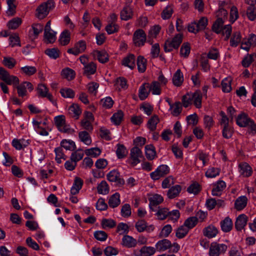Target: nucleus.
Listing matches in <instances>:
<instances>
[{
	"instance_id": "nucleus-20",
	"label": "nucleus",
	"mask_w": 256,
	"mask_h": 256,
	"mask_svg": "<svg viewBox=\"0 0 256 256\" xmlns=\"http://www.w3.org/2000/svg\"><path fill=\"white\" fill-rule=\"evenodd\" d=\"M122 64L133 69L135 67V56L133 54H130L124 58L122 60Z\"/></svg>"
},
{
	"instance_id": "nucleus-3",
	"label": "nucleus",
	"mask_w": 256,
	"mask_h": 256,
	"mask_svg": "<svg viewBox=\"0 0 256 256\" xmlns=\"http://www.w3.org/2000/svg\"><path fill=\"white\" fill-rule=\"evenodd\" d=\"M54 7V1L53 0H48L46 2L42 3L37 8V17L39 19H43Z\"/></svg>"
},
{
	"instance_id": "nucleus-24",
	"label": "nucleus",
	"mask_w": 256,
	"mask_h": 256,
	"mask_svg": "<svg viewBox=\"0 0 256 256\" xmlns=\"http://www.w3.org/2000/svg\"><path fill=\"white\" fill-rule=\"evenodd\" d=\"M70 40V33L68 30H65L60 34L58 41L62 46H66L69 44Z\"/></svg>"
},
{
	"instance_id": "nucleus-42",
	"label": "nucleus",
	"mask_w": 256,
	"mask_h": 256,
	"mask_svg": "<svg viewBox=\"0 0 256 256\" xmlns=\"http://www.w3.org/2000/svg\"><path fill=\"white\" fill-rule=\"evenodd\" d=\"M78 137L80 140L87 145L91 144L92 140L89 134L86 131L80 132L78 133Z\"/></svg>"
},
{
	"instance_id": "nucleus-62",
	"label": "nucleus",
	"mask_w": 256,
	"mask_h": 256,
	"mask_svg": "<svg viewBox=\"0 0 256 256\" xmlns=\"http://www.w3.org/2000/svg\"><path fill=\"white\" fill-rule=\"evenodd\" d=\"M173 13V8L171 6H167L161 14L162 18L164 20L170 18Z\"/></svg>"
},
{
	"instance_id": "nucleus-49",
	"label": "nucleus",
	"mask_w": 256,
	"mask_h": 256,
	"mask_svg": "<svg viewBox=\"0 0 256 256\" xmlns=\"http://www.w3.org/2000/svg\"><path fill=\"white\" fill-rule=\"evenodd\" d=\"M241 40V36L239 32H234L230 38V44L232 46H236Z\"/></svg>"
},
{
	"instance_id": "nucleus-21",
	"label": "nucleus",
	"mask_w": 256,
	"mask_h": 256,
	"mask_svg": "<svg viewBox=\"0 0 256 256\" xmlns=\"http://www.w3.org/2000/svg\"><path fill=\"white\" fill-rule=\"evenodd\" d=\"M248 198L246 196L238 197L235 201L234 208L238 210H241L246 206Z\"/></svg>"
},
{
	"instance_id": "nucleus-1",
	"label": "nucleus",
	"mask_w": 256,
	"mask_h": 256,
	"mask_svg": "<svg viewBox=\"0 0 256 256\" xmlns=\"http://www.w3.org/2000/svg\"><path fill=\"white\" fill-rule=\"evenodd\" d=\"M156 248L160 252L168 250L170 252H177L180 249V245L176 241H158Z\"/></svg>"
},
{
	"instance_id": "nucleus-53",
	"label": "nucleus",
	"mask_w": 256,
	"mask_h": 256,
	"mask_svg": "<svg viewBox=\"0 0 256 256\" xmlns=\"http://www.w3.org/2000/svg\"><path fill=\"white\" fill-rule=\"evenodd\" d=\"M150 91L152 92L153 94H160L161 92L160 84L158 82L154 81L152 84L150 85Z\"/></svg>"
},
{
	"instance_id": "nucleus-51",
	"label": "nucleus",
	"mask_w": 256,
	"mask_h": 256,
	"mask_svg": "<svg viewBox=\"0 0 256 256\" xmlns=\"http://www.w3.org/2000/svg\"><path fill=\"white\" fill-rule=\"evenodd\" d=\"M254 56L256 58V54L254 53L251 54H248L242 60V66L244 68L248 67L254 61Z\"/></svg>"
},
{
	"instance_id": "nucleus-32",
	"label": "nucleus",
	"mask_w": 256,
	"mask_h": 256,
	"mask_svg": "<svg viewBox=\"0 0 256 256\" xmlns=\"http://www.w3.org/2000/svg\"><path fill=\"white\" fill-rule=\"evenodd\" d=\"M145 150L146 158L149 160H152L156 155L154 147L151 144L146 145L145 146Z\"/></svg>"
},
{
	"instance_id": "nucleus-44",
	"label": "nucleus",
	"mask_w": 256,
	"mask_h": 256,
	"mask_svg": "<svg viewBox=\"0 0 256 256\" xmlns=\"http://www.w3.org/2000/svg\"><path fill=\"white\" fill-rule=\"evenodd\" d=\"M116 154L118 158H122L126 156L128 154V151L126 147L123 144H118Z\"/></svg>"
},
{
	"instance_id": "nucleus-50",
	"label": "nucleus",
	"mask_w": 256,
	"mask_h": 256,
	"mask_svg": "<svg viewBox=\"0 0 256 256\" xmlns=\"http://www.w3.org/2000/svg\"><path fill=\"white\" fill-rule=\"evenodd\" d=\"M101 225L104 229L111 228L116 226V222L112 219L103 218L101 222Z\"/></svg>"
},
{
	"instance_id": "nucleus-60",
	"label": "nucleus",
	"mask_w": 256,
	"mask_h": 256,
	"mask_svg": "<svg viewBox=\"0 0 256 256\" xmlns=\"http://www.w3.org/2000/svg\"><path fill=\"white\" fill-rule=\"evenodd\" d=\"M39 96L46 98V94L48 93V89L44 84H39L37 88Z\"/></svg>"
},
{
	"instance_id": "nucleus-30",
	"label": "nucleus",
	"mask_w": 256,
	"mask_h": 256,
	"mask_svg": "<svg viewBox=\"0 0 256 256\" xmlns=\"http://www.w3.org/2000/svg\"><path fill=\"white\" fill-rule=\"evenodd\" d=\"M22 20L18 17H16L10 20L7 24L9 29L16 30L22 24Z\"/></svg>"
},
{
	"instance_id": "nucleus-13",
	"label": "nucleus",
	"mask_w": 256,
	"mask_h": 256,
	"mask_svg": "<svg viewBox=\"0 0 256 256\" xmlns=\"http://www.w3.org/2000/svg\"><path fill=\"white\" fill-rule=\"evenodd\" d=\"M133 15V12L132 8L128 6L124 7L120 12V19L125 21L132 19Z\"/></svg>"
},
{
	"instance_id": "nucleus-63",
	"label": "nucleus",
	"mask_w": 256,
	"mask_h": 256,
	"mask_svg": "<svg viewBox=\"0 0 256 256\" xmlns=\"http://www.w3.org/2000/svg\"><path fill=\"white\" fill-rule=\"evenodd\" d=\"M220 172V169L218 168H211L206 172V176L208 178H212L218 176Z\"/></svg>"
},
{
	"instance_id": "nucleus-22",
	"label": "nucleus",
	"mask_w": 256,
	"mask_h": 256,
	"mask_svg": "<svg viewBox=\"0 0 256 256\" xmlns=\"http://www.w3.org/2000/svg\"><path fill=\"white\" fill-rule=\"evenodd\" d=\"M220 227L224 232H229L232 228V222L229 217H226L224 220L220 222Z\"/></svg>"
},
{
	"instance_id": "nucleus-4",
	"label": "nucleus",
	"mask_w": 256,
	"mask_h": 256,
	"mask_svg": "<svg viewBox=\"0 0 256 256\" xmlns=\"http://www.w3.org/2000/svg\"><path fill=\"white\" fill-rule=\"evenodd\" d=\"M0 79L6 84H12L14 86L19 84L18 78L14 76L10 75L9 72L2 67H0Z\"/></svg>"
},
{
	"instance_id": "nucleus-26",
	"label": "nucleus",
	"mask_w": 256,
	"mask_h": 256,
	"mask_svg": "<svg viewBox=\"0 0 256 256\" xmlns=\"http://www.w3.org/2000/svg\"><path fill=\"white\" fill-rule=\"evenodd\" d=\"M184 82L183 74L180 70H178L174 74L172 82L176 86H180Z\"/></svg>"
},
{
	"instance_id": "nucleus-48",
	"label": "nucleus",
	"mask_w": 256,
	"mask_h": 256,
	"mask_svg": "<svg viewBox=\"0 0 256 256\" xmlns=\"http://www.w3.org/2000/svg\"><path fill=\"white\" fill-rule=\"evenodd\" d=\"M201 190V186L198 182H195L190 184L187 189V191L190 194L196 195Z\"/></svg>"
},
{
	"instance_id": "nucleus-19",
	"label": "nucleus",
	"mask_w": 256,
	"mask_h": 256,
	"mask_svg": "<svg viewBox=\"0 0 256 256\" xmlns=\"http://www.w3.org/2000/svg\"><path fill=\"white\" fill-rule=\"evenodd\" d=\"M182 190V186L176 184L172 186L167 192V196L170 199H172L178 196Z\"/></svg>"
},
{
	"instance_id": "nucleus-9",
	"label": "nucleus",
	"mask_w": 256,
	"mask_h": 256,
	"mask_svg": "<svg viewBox=\"0 0 256 256\" xmlns=\"http://www.w3.org/2000/svg\"><path fill=\"white\" fill-rule=\"evenodd\" d=\"M146 34L142 29H138L134 34L133 40L136 46H143L146 40Z\"/></svg>"
},
{
	"instance_id": "nucleus-33",
	"label": "nucleus",
	"mask_w": 256,
	"mask_h": 256,
	"mask_svg": "<svg viewBox=\"0 0 256 256\" xmlns=\"http://www.w3.org/2000/svg\"><path fill=\"white\" fill-rule=\"evenodd\" d=\"M160 120L158 116L154 115L148 120L147 126L150 131H154L156 128L157 124L159 122Z\"/></svg>"
},
{
	"instance_id": "nucleus-31",
	"label": "nucleus",
	"mask_w": 256,
	"mask_h": 256,
	"mask_svg": "<svg viewBox=\"0 0 256 256\" xmlns=\"http://www.w3.org/2000/svg\"><path fill=\"white\" fill-rule=\"evenodd\" d=\"M224 23V20H222L221 18H218L214 22L212 26V30L216 33L219 34L221 33L222 26Z\"/></svg>"
},
{
	"instance_id": "nucleus-10",
	"label": "nucleus",
	"mask_w": 256,
	"mask_h": 256,
	"mask_svg": "<svg viewBox=\"0 0 256 256\" xmlns=\"http://www.w3.org/2000/svg\"><path fill=\"white\" fill-rule=\"evenodd\" d=\"M86 48V42L82 40L76 43L74 48H68L67 52L68 54L78 56L80 54L84 52Z\"/></svg>"
},
{
	"instance_id": "nucleus-7",
	"label": "nucleus",
	"mask_w": 256,
	"mask_h": 256,
	"mask_svg": "<svg viewBox=\"0 0 256 256\" xmlns=\"http://www.w3.org/2000/svg\"><path fill=\"white\" fill-rule=\"evenodd\" d=\"M106 178L109 182H115L117 186L121 187L124 184L125 181L118 170H111L107 174Z\"/></svg>"
},
{
	"instance_id": "nucleus-40",
	"label": "nucleus",
	"mask_w": 256,
	"mask_h": 256,
	"mask_svg": "<svg viewBox=\"0 0 256 256\" xmlns=\"http://www.w3.org/2000/svg\"><path fill=\"white\" fill-rule=\"evenodd\" d=\"M98 192L100 194H106L109 192V187L105 180H102L98 184L97 187Z\"/></svg>"
},
{
	"instance_id": "nucleus-46",
	"label": "nucleus",
	"mask_w": 256,
	"mask_h": 256,
	"mask_svg": "<svg viewBox=\"0 0 256 256\" xmlns=\"http://www.w3.org/2000/svg\"><path fill=\"white\" fill-rule=\"evenodd\" d=\"M54 152L56 153V160L58 164L62 162L61 159L66 160V156L63 152L62 147H58L55 148Z\"/></svg>"
},
{
	"instance_id": "nucleus-37",
	"label": "nucleus",
	"mask_w": 256,
	"mask_h": 256,
	"mask_svg": "<svg viewBox=\"0 0 256 256\" xmlns=\"http://www.w3.org/2000/svg\"><path fill=\"white\" fill-rule=\"evenodd\" d=\"M137 66L140 72H144L146 69V60L144 56H139L137 58Z\"/></svg>"
},
{
	"instance_id": "nucleus-61",
	"label": "nucleus",
	"mask_w": 256,
	"mask_h": 256,
	"mask_svg": "<svg viewBox=\"0 0 256 256\" xmlns=\"http://www.w3.org/2000/svg\"><path fill=\"white\" fill-rule=\"evenodd\" d=\"M248 18L250 20H254L256 18V8L254 6H250L246 10Z\"/></svg>"
},
{
	"instance_id": "nucleus-52",
	"label": "nucleus",
	"mask_w": 256,
	"mask_h": 256,
	"mask_svg": "<svg viewBox=\"0 0 256 256\" xmlns=\"http://www.w3.org/2000/svg\"><path fill=\"white\" fill-rule=\"evenodd\" d=\"M16 62L14 58L12 57H4L2 62L3 64L8 68H12Z\"/></svg>"
},
{
	"instance_id": "nucleus-38",
	"label": "nucleus",
	"mask_w": 256,
	"mask_h": 256,
	"mask_svg": "<svg viewBox=\"0 0 256 256\" xmlns=\"http://www.w3.org/2000/svg\"><path fill=\"white\" fill-rule=\"evenodd\" d=\"M60 147L64 148L66 150H74L76 146L74 142L66 140H63L60 142Z\"/></svg>"
},
{
	"instance_id": "nucleus-29",
	"label": "nucleus",
	"mask_w": 256,
	"mask_h": 256,
	"mask_svg": "<svg viewBox=\"0 0 256 256\" xmlns=\"http://www.w3.org/2000/svg\"><path fill=\"white\" fill-rule=\"evenodd\" d=\"M94 52L100 62L104 64L108 61V54L104 50H96Z\"/></svg>"
},
{
	"instance_id": "nucleus-17",
	"label": "nucleus",
	"mask_w": 256,
	"mask_h": 256,
	"mask_svg": "<svg viewBox=\"0 0 256 256\" xmlns=\"http://www.w3.org/2000/svg\"><path fill=\"white\" fill-rule=\"evenodd\" d=\"M226 184L222 180H218L212 188V193L214 196H220L222 190L226 188Z\"/></svg>"
},
{
	"instance_id": "nucleus-36",
	"label": "nucleus",
	"mask_w": 256,
	"mask_h": 256,
	"mask_svg": "<svg viewBox=\"0 0 256 256\" xmlns=\"http://www.w3.org/2000/svg\"><path fill=\"white\" fill-rule=\"evenodd\" d=\"M197 222L198 218L195 216H192L187 218L182 226L188 228L189 231L190 229L193 228L196 224Z\"/></svg>"
},
{
	"instance_id": "nucleus-16",
	"label": "nucleus",
	"mask_w": 256,
	"mask_h": 256,
	"mask_svg": "<svg viewBox=\"0 0 256 256\" xmlns=\"http://www.w3.org/2000/svg\"><path fill=\"white\" fill-rule=\"evenodd\" d=\"M68 114L70 117L78 119L82 113L81 109L79 106L76 104H73L68 108Z\"/></svg>"
},
{
	"instance_id": "nucleus-23",
	"label": "nucleus",
	"mask_w": 256,
	"mask_h": 256,
	"mask_svg": "<svg viewBox=\"0 0 256 256\" xmlns=\"http://www.w3.org/2000/svg\"><path fill=\"white\" fill-rule=\"evenodd\" d=\"M163 200L164 198L160 195L158 194L154 195L150 199V208L152 211H156L154 207L160 204Z\"/></svg>"
},
{
	"instance_id": "nucleus-27",
	"label": "nucleus",
	"mask_w": 256,
	"mask_h": 256,
	"mask_svg": "<svg viewBox=\"0 0 256 256\" xmlns=\"http://www.w3.org/2000/svg\"><path fill=\"white\" fill-rule=\"evenodd\" d=\"M194 104L197 108H200L202 106V94L200 90H196L192 94Z\"/></svg>"
},
{
	"instance_id": "nucleus-56",
	"label": "nucleus",
	"mask_w": 256,
	"mask_h": 256,
	"mask_svg": "<svg viewBox=\"0 0 256 256\" xmlns=\"http://www.w3.org/2000/svg\"><path fill=\"white\" fill-rule=\"evenodd\" d=\"M60 93L66 98H73L74 96V92L70 88H62Z\"/></svg>"
},
{
	"instance_id": "nucleus-2",
	"label": "nucleus",
	"mask_w": 256,
	"mask_h": 256,
	"mask_svg": "<svg viewBox=\"0 0 256 256\" xmlns=\"http://www.w3.org/2000/svg\"><path fill=\"white\" fill-rule=\"evenodd\" d=\"M236 122L240 127L249 126L250 130L249 132L253 134L256 133V125L247 114L242 112L239 114L236 118Z\"/></svg>"
},
{
	"instance_id": "nucleus-57",
	"label": "nucleus",
	"mask_w": 256,
	"mask_h": 256,
	"mask_svg": "<svg viewBox=\"0 0 256 256\" xmlns=\"http://www.w3.org/2000/svg\"><path fill=\"white\" fill-rule=\"evenodd\" d=\"M84 153L82 150H78V151L74 152L72 154L70 160L74 162H76L82 158Z\"/></svg>"
},
{
	"instance_id": "nucleus-12",
	"label": "nucleus",
	"mask_w": 256,
	"mask_h": 256,
	"mask_svg": "<svg viewBox=\"0 0 256 256\" xmlns=\"http://www.w3.org/2000/svg\"><path fill=\"white\" fill-rule=\"evenodd\" d=\"M248 217L244 214H242L236 218L234 226L238 231H241L246 224Z\"/></svg>"
},
{
	"instance_id": "nucleus-34",
	"label": "nucleus",
	"mask_w": 256,
	"mask_h": 256,
	"mask_svg": "<svg viewBox=\"0 0 256 256\" xmlns=\"http://www.w3.org/2000/svg\"><path fill=\"white\" fill-rule=\"evenodd\" d=\"M44 53L50 58L56 59L60 56V51L58 48H47L45 50Z\"/></svg>"
},
{
	"instance_id": "nucleus-45",
	"label": "nucleus",
	"mask_w": 256,
	"mask_h": 256,
	"mask_svg": "<svg viewBox=\"0 0 256 256\" xmlns=\"http://www.w3.org/2000/svg\"><path fill=\"white\" fill-rule=\"evenodd\" d=\"M156 252L154 248L151 246H144L140 250L141 256H151Z\"/></svg>"
},
{
	"instance_id": "nucleus-14",
	"label": "nucleus",
	"mask_w": 256,
	"mask_h": 256,
	"mask_svg": "<svg viewBox=\"0 0 256 256\" xmlns=\"http://www.w3.org/2000/svg\"><path fill=\"white\" fill-rule=\"evenodd\" d=\"M150 92V84L148 83H144L140 88L138 96L140 100H145L149 95Z\"/></svg>"
},
{
	"instance_id": "nucleus-47",
	"label": "nucleus",
	"mask_w": 256,
	"mask_h": 256,
	"mask_svg": "<svg viewBox=\"0 0 256 256\" xmlns=\"http://www.w3.org/2000/svg\"><path fill=\"white\" fill-rule=\"evenodd\" d=\"M62 75L67 80H72L74 78L76 74L74 70L66 68L62 70Z\"/></svg>"
},
{
	"instance_id": "nucleus-39",
	"label": "nucleus",
	"mask_w": 256,
	"mask_h": 256,
	"mask_svg": "<svg viewBox=\"0 0 256 256\" xmlns=\"http://www.w3.org/2000/svg\"><path fill=\"white\" fill-rule=\"evenodd\" d=\"M96 70V64L93 62H91L85 66L84 68V74L88 76H90L91 74H93L95 73Z\"/></svg>"
},
{
	"instance_id": "nucleus-43",
	"label": "nucleus",
	"mask_w": 256,
	"mask_h": 256,
	"mask_svg": "<svg viewBox=\"0 0 256 256\" xmlns=\"http://www.w3.org/2000/svg\"><path fill=\"white\" fill-rule=\"evenodd\" d=\"M56 32L54 31H49L48 32H44V38L45 39V42L47 44H52L54 43L56 40Z\"/></svg>"
},
{
	"instance_id": "nucleus-11",
	"label": "nucleus",
	"mask_w": 256,
	"mask_h": 256,
	"mask_svg": "<svg viewBox=\"0 0 256 256\" xmlns=\"http://www.w3.org/2000/svg\"><path fill=\"white\" fill-rule=\"evenodd\" d=\"M130 157L132 160L131 164L134 166L140 162L139 158H143V156L141 150L138 146H134L130 150Z\"/></svg>"
},
{
	"instance_id": "nucleus-64",
	"label": "nucleus",
	"mask_w": 256,
	"mask_h": 256,
	"mask_svg": "<svg viewBox=\"0 0 256 256\" xmlns=\"http://www.w3.org/2000/svg\"><path fill=\"white\" fill-rule=\"evenodd\" d=\"M174 184V178L172 176H170L164 180L162 184V186L163 188H170L171 185Z\"/></svg>"
},
{
	"instance_id": "nucleus-55",
	"label": "nucleus",
	"mask_w": 256,
	"mask_h": 256,
	"mask_svg": "<svg viewBox=\"0 0 256 256\" xmlns=\"http://www.w3.org/2000/svg\"><path fill=\"white\" fill-rule=\"evenodd\" d=\"M208 19L206 17H202L197 23H195L196 27V31L205 29L208 25Z\"/></svg>"
},
{
	"instance_id": "nucleus-6",
	"label": "nucleus",
	"mask_w": 256,
	"mask_h": 256,
	"mask_svg": "<svg viewBox=\"0 0 256 256\" xmlns=\"http://www.w3.org/2000/svg\"><path fill=\"white\" fill-rule=\"evenodd\" d=\"M227 248L228 246L225 244L212 242L210 246L209 256H220L221 254L226 252Z\"/></svg>"
},
{
	"instance_id": "nucleus-58",
	"label": "nucleus",
	"mask_w": 256,
	"mask_h": 256,
	"mask_svg": "<svg viewBox=\"0 0 256 256\" xmlns=\"http://www.w3.org/2000/svg\"><path fill=\"white\" fill-rule=\"evenodd\" d=\"M188 228L182 225L177 228L176 236L178 238L180 239L183 238L188 234Z\"/></svg>"
},
{
	"instance_id": "nucleus-5",
	"label": "nucleus",
	"mask_w": 256,
	"mask_h": 256,
	"mask_svg": "<svg viewBox=\"0 0 256 256\" xmlns=\"http://www.w3.org/2000/svg\"><path fill=\"white\" fill-rule=\"evenodd\" d=\"M182 40V34H178L172 40H168L165 42L164 50L166 52H170L173 48L177 49Z\"/></svg>"
},
{
	"instance_id": "nucleus-35",
	"label": "nucleus",
	"mask_w": 256,
	"mask_h": 256,
	"mask_svg": "<svg viewBox=\"0 0 256 256\" xmlns=\"http://www.w3.org/2000/svg\"><path fill=\"white\" fill-rule=\"evenodd\" d=\"M124 117V113L122 110H118L114 113L110 118L112 122L116 125L118 126L120 124Z\"/></svg>"
},
{
	"instance_id": "nucleus-59",
	"label": "nucleus",
	"mask_w": 256,
	"mask_h": 256,
	"mask_svg": "<svg viewBox=\"0 0 256 256\" xmlns=\"http://www.w3.org/2000/svg\"><path fill=\"white\" fill-rule=\"evenodd\" d=\"M231 82L230 78H225L222 82V90L224 92H228L231 90Z\"/></svg>"
},
{
	"instance_id": "nucleus-15",
	"label": "nucleus",
	"mask_w": 256,
	"mask_h": 256,
	"mask_svg": "<svg viewBox=\"0 0 256 256\" xmlns=\"http://www.w3.org/2000/svg\"><path fill=\"white\" fill-rule=\"evenodd\" d=\"M218 233V228L210 224L205 228L203 230L204 235L208 238L214 237Z\"/></svg>"
},
{
	"instance_id": "nucleus-54",
	"label": "nucleus",
	"mask_w": 256,
	"mask_h": 256,
	"mask_svg": "<svg viewBox=\"0 0 256 256\" xmlns=\"http://www.w3.org/2000/svg\"><path fill=\"white\" fill-rule=\"evenodd\" d=\"M190 50V44L188 42L184 43L180 49V54L182 56L186 58L188 56Z\"/></svg>"
},
{
	"instance_id": "nucleus-41",
	"label": "nucleus",
	"mask_w": 256,
	"mask_h": 256,
	"mask_svg": "<svg viewBox=\"0 0 256 256\" xmlns=\"http://www.w3.org/2000/svg\"><path fill=\"white\" fill-rule=\"evenodd\" d=\"M170 211L167 208L158 207V210L156 213L158 219L160 220H164L168 218Z\"/></svg>"
},
{
	"instance_id": "nucleus-28",
	"label": "nucleus",
	"mask_w": 256,
	"mask_h": 256,
	"mask_svg": "<svg viewBox=\"0 0 256 256\" xmlns=\"http://www.w3.org/2000/svg\"><path fill=\"white\" fill-rule=\"evenodd\" d=\"M120 195L118 192L112 194L109 198L108 204L111 208H114L117 207L120 202Z\"/></svg>"
},
{
	"instance_id": "nucleus-8",
	"label": "nucleus",
	"mask_w": 256,
	"mask_h": 256,
	"mask_svg": "<svg viewBox=\"0 0 256 256\" xmlns=\"http://www.w3.org/2000/svg\"><path fill=\"white\" fill-rule=\"evenodd\" d=\"M170 172V168L167 165L162 164L156 170L150 173L151 178L154 180H158L162 177H164Z\"/></svg>"
},
{
	"instance_id": "nucleus-18",
	"label": "nucleus",
	"mask_w": 256,
	"mask_h": 256,
	"mask_svg": "<svg viewBox=\"0 0 256 256\" xmlns=\"http://www.w3.org/2000/svg\"><path fill=\"white\" fill-rule=\"evenodd\" d=\"M240 174L245 177H248L252 175V168L246 162H242L239 164Z\"/></svg>"
},
{
	"instance_id": "nucleus-25",
	"label": "nucleus",
	"mask_w": 256,
	"mask_h": 256,
	"mask_svg": "<svg viewBox=\"0 0 256 256\" xmlns=\"http://www.w3.org/2000/svg\"><path fill=\"white\" fill-rule=\"evenodd\" d=\"M82 184V180L80 178L76 177L75 178L73 186L70 190L71 194L73 195L77 194L81 189Z\"/></svg>"
}]
</instances>
